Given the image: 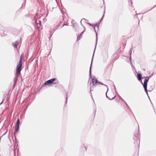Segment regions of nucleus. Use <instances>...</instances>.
<instances>
[{"label": "nucleus", "instance_id": "obj_1", "mask_svg": "<svg viewBox=\"0 0 156 156\" xmlns=\"http://www.w3.org/2000/svg\"><path fill=\"white\" fill-rule=\"evenodd\" d=\"M140 133L139 129V126H138V129L137 133H135L134 134L135 138H134V140H136L135 142H134L135 144H137L138 146L140 142Z\"/></svg>", "mask_w": 156, "mask_h": 156}, {"label": "nucleus", "instance_id": "obj_2", "mask_svg": "<svg viewBox=\"0 0 156 156\" xmlns=\"http://www.w3.org/2000/svg\"><path fill=\"white\" fill-rule=\"evenodd\" d=\"M93 27V28L94 30V31H95V32L96 34V45H95V49H94V50H95V48H96V45H97V41H98V34H97V33L96 32V31L95 30V27L94 26ZM94 54H93V56L92 57V61H91V65H90V70H89V76H90V77H91V66H92V60H93V56L94 55Z\"/></svg>", "mask_w": 156, "mask_h": 156}, {"label": "nucleus", "instance_id": "obj_3", "mask_svg": "<svg viewBox=\"0 0 156 156\" xmlns=\"http://www.w3.org/2000/svg\"><path fill=\"white\" fill-rule=\"evenodd\" d=\"M21 70L16 69V73L15 74V77L14 78V83H16L18 80V77H19L20 74V72Z\"/></svg>", "mask_w": 156, "mask_h": 156}, {"label": "nucleus", "instance_id": "obj_4", "mask_svg": "<svg viewBox=\"0 0 156 156\" xmlns=\"http://www.w3.org/2000/svg\"><path fill=\"white\" fill-rule=\"evenodd\" d=\"M20 124V121L19 119L16 121V125L15 126V130L14 132V135L15 136V134L18 131L19 129V125Z\"/></svg>", "mask_w": 156, "mask_h": 156}, {"label": "nucleus", "instance_id": "obj_5", "mask_svg": "<svg viewBox=\"0 0 156 156\" xmlns=\"http://www.w3.org/2000/svg\"><path fill=\"white\" fill-rule=\"evenodd\" d=\"M22 58L21 56L20 58V61L19 62V63L17 66L16 69L22 70L21 67L22 66Z\"/></svg>", "mask_w": 156, "mask_h": 156}, {"label": "nucleus", "instance_id": "obj_6", "mask_svg": "<svg viewBox=\"0 0 156 156\" xmlns=\"http://www.w3.org/2000/svg\"><path fill=\"white\" fill-rule=\"evenodd\" d=\"M152 76V75H151L150 76H147L145 77H143L142 79L144 78H145V79H144V83L143 85H144L145 86H146V85H147V83L149 79Z\"/></svg>", "mask_w": 156, "mask_h": 156}, {"label": "nucleus", "instance_id": "obj_7", "mask_svg": "<svg viewBox=\"0 0 156 156\" xmlns=\"http://www.w3.org/2000/svg\"><path fill=\"white\" fill-rule=\"evenodd\" d=\"M92 83H93V86H96L97 84H98V81L95 77H94L92 79Z\"/></svg>", "mask_w": 156, "mask_h": 156}, {"label": "nucleus", "instance_id": "obj_8", "mask_svg": "<svg viewBox=\"0 0 156 156\" xmlns=\"http://www.w3.org/2000/svg\"><path fill=\"white\" fill-rule=\"evenodd\" d=\"M20 41V40H18L12 43V45L14 48H17V46L19 44Z\"/></svg>", "mask_w": 156, "mask_h": 156}, {"label": "nucleus", "instance_id": "obj_9", "mask_svg": "<svg viewBox=\"0 0 156 156\" xmlns=\"http://www.w3.org/2000/svg\"><path fill=\"white\" fill-rule=\"evenodd\" d=\"M2 29L1 30V31L0 32V35L1 36L3 37L5 36L6 35V34L4 33V28L3 27H2L1 28Z\"/></svg>", "mask_w": 156, "mask_h": 156}, {"label": "nucleus", "instance_id": "obj_10", "mask_svg": "<svg viewBox=\"0 0 156 156\" xmlns=\"http://www.w3.org/2000/svg\"><path fill=\"white\" fill-rule=\"evenodd\" d=\"M142 78V75L140 73H137V78L138 80L139 81H140L141 83L143 85L142 81L141 80Z\"/></svg>", "mask_w": 156, "mask_h": 156}, {"label": "nucleus", "instance_id": "obj_11", "mask_svg": "<svg viewBox=\"0 0 156 156\" xmlns=\"http://www.w3.org/2000/svg\"><path fill=\"white\" fill-rule=\"evenodd\" d=\"M35 22L36 23L37 25V27L38 28L40 27L41 25V21L39 20H36Z\"/></svg>", "mask_w": 156, "mask_h": 156}, {"label": "nucleus", "instance_id": "obj_12", "mask_svg": "<svg viewBox=\"0 0 156 156\" xmlns=\"http://www.w3.org/2000/svg\"><path fill=\"white\" fill-rule=\"evenodd\" d=\"M143 87L144 88V90H145V92H146V94H147L148 96V92H147V85H146V86H145V85H143ZM148 97L149 98V96H148Z\"/></svg>", "mask_w": 156, "mask_h": 156}, {"label": "nucleus", "instance_id": "obj_13", "mask_svg": "<svg viewBox=\"0 0 156 156\" xmlns=\"http://www.w3.org/2000/svg\"><path fill=\"white\" fill-rule=\"evenodd\" d=\"M56 80V78H54L50 79L49 80H48L49 82V83H50L51 84Z\"/></svg>", "mask_w": 156, "mask_h": 156}, {"label": "nucleus", "instance_id": "obj_14", "mask_svg": "<svg viewBox=\"0 0 156 156\" xmlns=\"http://www.w3.org/2000/svg\"><path fill=\"white\" fill-rule=\"evenodd\" d=\"M49 84H50V83H49V81L48 80L47 81H46L44 83V84L42 85V86H44L47 85Z\"/></svg>", "mask_w": 156, "mask_h": 156}, {"label": "nucleus", "instance_id": "obj_15", "mask_svg": "<svg viewBox=\"0 0 156 156\" xmlns=\"http://www.w3.org/2000/svg\"><path fill=\"white\" fill-rule=\"evenodd\" d=\"M98 84H101V85H104V86H106V87L107 88V91H108V86L107 85H105V84H103V83H101V82H99L98 81Z\"/></svg>", "mask_w": 156, "mask_h": 156}, {"label": "nucleus", "instance_id": "obj_16", "mask_svg": "<svg viewBox=\"0 0 156 156\" xmlns=\"http://www.w3.org/2000/svg\"><path fill=\"white\" fill-rule=\"evenodd\" d=\"M107 92L108 91H107V92H106V97L107 98H108L110 100H113V99L114 98H115V96H114V97H113V98H112V99H110L109 97H108V96H107Z\"/></svg>", "mask_w": 156, "mask_h": 156}, {"label": "nucleus", "instance_id": "obj_17", "mask_svg": "<svg viewBox=\"0 0 156 156\" xmlns=\"http://www.w3.org/2000/svg\"><path fill=\"white\" fill-rule=\"evenodd\" d=\"M99 23H97L95 25H94V26L95 27H97L98 28V29L99 27Z\"/></svg>", "mask_w": 156, "mask_h": 156}, {"label": "nucleus", "instance_id": "obj_18", "mask_svg": "<svg viewBox=\"0 0 156 156\" xmlns=\"http://www.w3.org/2000/svg\"><path fill=\"white\" fill-rule=\"evenodd\" d=\"M91 82H90V92H91V91H93V88H92L93 87L92 86L91 87ZM91 95H92L91 92Z\"/></svg>", "mask_w": 156, "mask_h": 156}, {"label": "nucleus", "instance_id": "obj_19", "mask_svg": "<svg viewBox=\"0 0 156 156\" xmlns=\"http://www.w3.org/2000/svg\"><path fill=\"white\" fill-rule=\"evenodd\" d=\"M132 54V51H130V57L129 58V61H130V62L131 63V64H132V62H131V55Z\"/></svg>", "mask_w": 156, "mask_h": 156}, {"label": "nucleus", "instance_id": "obj_20", "mask_svg": "<svg viewBox=\"0 0 156 156\" xmlns=\"http://www.w3.org/2000/svg\"><path fill=\"white\" fill-rule=\"evenodd\" d=\"M82 38L81 36V35H79L77 37V40L79 41L80 39Z\"/></svg>", "mask_w": 156, "mask_h": 156}, {"label": "nucleus", "instance_id": "obj_21", "mask_svg": "<svg viewBox=\"0 0 156 156\" xmlns=\"http://www.w3.org/2000/svg\"><path fill=\"white\" fill-rule=\"evenodd\" d=\"M129 5H132V0H129Z\"/></svg>", "mask_w": 156, "mask_h": 156}, {"label": "nucleus", "instance_id": "obj_22", "mask_svg": "<svg viewBox=\"0 0 156 156\" xmlns=\"http://www.w3.org/2000/svg\"><path fill=\"white\" fill-rule=\"evenodd\" d=\"M87 24H88L89 26L92 27H93L94 26V25L92 24L89 23H87Z\"/></svg>", "mask_w": 156, "mask_h": 156}, {"label": "nucleus", "instance_id": "obj_23", "mask_svg": "<svg viewBox=\"0 0 156 156\" xmlns=\"http://www.w3.org/2000/svg\"><path fill=\"white\" fill-rule=\"evenodd\" d=\"M119 98L122 101H123L124 102H125V101L122 98H121L120 97Z\"/></svg>", "mask_w": 156, "mask_h": 156}, {"label": "nucleus", "instance_id": "obj_24", "mask_svg": "<svg viewBox=\"0 0 156 156\" xmlns=\"http://www.w3.org/2000/svg\"><path fill=\"white\" fill-rule=\"evenodd\" d=\"M66 103H67V94H66Z\"/></svg>", "mask_w": 156, "mask_h": 156}, {"label": "nucleus", "instance_id": "obj_25", "mask_svg": "<svg viewBox=\"0 0 156 156\" xmlns=\"http://www.w3.org/2000/svg\"><path fill=\"white\" fill-rule=\"evenodd\" d=\"M104 16V14H103V16H102V18L101 19V20H101V21H102V20L103 18V16Z\"/></svg>", "mask_w": 156, "mask_h": 156}, {"label": "nucleus", "instance_id": "obj_26", "mask_svg": "<svg viewBox=\"0 0 156 156\" xmlns=\"http://www.w3.org/2000/svg\"><path fill=\"white\" fill-rule=\"evenodd\" d=\"M86 20V19H84V18H83V19H82L81 20V22H80V23H81V21H82V20Z\"/></svg>", "mask_w": 156, "mask_h": 156}, {"label": "nucleus", "instance_id": "obj_27", "mask_svg": "<svg viewBox=\"0 0 156 156\" xmlns=\"http://www.w3.org/2000/svg\"><path fill=\"white\" fill-rule=\"evenodd\" d=\"M127 106V108H128V109H129V110H130L131 111V109H130L129 108V106L128 105V106Z\"/></svg>", "mask_w": 156, "mask_h": 156}, {"label": "nucleus", "instance_id": "obj_28", "mask_svg": "<svg viewBox=\"0 0 156 156\" xmlns=\"http://www.w3.org/2000/svg\"><path fill=\"white\" fill-rule=\"evenodd\" d=\"M84 147L85 148V150L86 151H87V147H85V146H84Z\"/></svg>", "mask_w": 156, "mask_h": 156}, {"label": "nucleus", "instance_id": "obj_29", "mask_svg": "<svg viewBox=\"0 0 156 156\" xmlns=\"http://www.w3.org/2000/svg\"><path fill=\"white\" fill-rule=\"evenodd\" d=\"M84 32V31H83V32H82L81 34H80V35H81V36H82V35L83 34V32Z\"/></svg>", "mask_w": 156, "mask_h": 156}, {"label": "nucleus", "instance_id": "obj_30", "mask_svg": "<svg viewBox=\"0 0 156 156\" xmlns=\"http://www.w3.org/2000/svg\"><path fill=\"white\" fill-rule=\"evenodd\" d=\"M68 24H64L63 26H62V27H63L64 26H65V25H67Z\"/></svg>", "mask_w": 156, "mask_h": 156}, {"label": "nucleus", "instance_id": "obj_31", "mask_svg": "<svg viewBox=\"0 0 156 156\" xmlns=\"http://www.w3.org/2000/svg\"><path fill=\"white\" fill-rule=\"evenodd\" d=\"M124 102L125 103V104H126V106H128V105L126 103V102L125 101V102Z\"/></svg>", "mask_w": 156, "mask_h": 156}, {"label": "nucleus", "instance_id": "obj_32", "mask_svg": "<svg viewBox=\"0 0 156 156\" xmlns=\"http://www.w3.org/2000/svg\"><path fill=\"white\" fill-rule=\"evenodd\" d=\"M16 83H14V85H13V87H15V85Z\"/></svg>", "mask_w": 156, "mask_h": 156}, {"label": "nucleus", "instance_id": "obj_33", "mask_svg": "<svg viewBox=\"0 0 156 156\" xmlns=\"http://www.w3.org/2000/svg\"><path fill=\"white\" fill-rule=\"evenodd\" d=\"M101 20H100L99 22L98 23H99V24H100V23L101 22Z\"/></svg>", "mask_w": 156, "mask_h": 156}, {"label": "nucleus", "instance_id": "obj_34", "mask_svg": "<svg viewBox=\"0 0 156 156\" xmlns=\"http://www.w3.org/2000/svg\"><path fill=\"white\" fill-rule=\"evenodd\" d=\"M155 6H156V5H155V6H154V7H155ZM153 8H154V7H153V8H152V9H150V10H149V11L150 10H151V9H152Z\"/></svg>", "mask_w": 156, "mask_h": 156}, {"label": "nucleus", "instance_id": "obj_35", "mask_svg": "<svg viewBox=\"0 0 156 156\" xmlns=\"http://www.w3.org/2000/svg\"><path fill=\"white\" fill-rule=\"evenodd\" d=\"M2 103H3V101H2L1 102V103H0V105H1V104H2Z\"/></svg>", "mask_w": 156, "mask_h": 156}, {"label": "nucleus", "instance_id": "obj_36", "mask_svg": "<svg viewBox=\"0 0 156 156\" xmlns=\"http://www.w3.org/2000/svg\"><path fill=\"white\" fill-rule=\"evenodd\" d=\"M52 36V34H51V35H50V38Z\"/></svg>", "mask_w": 156, "mask_h": 156}, {"label": "nucleus", "instance_id": "obj_37", "mask_svg": "<svg viewBox=\"0 0 156 156\" xmlns=\"http://www.w3.org/2000/svg\"><path fill=\"white\" fill-rule=\"evenodd\" d=\"M54 83V84H56L57 83H56L54 82V83Z\"/></svg>", "mask_w": 156, "mask_h": 156}, {"label": "nucleus", "instance_id": "obj_38", "mask_svg": "<svg viewBox=\"0 0 156 156\" xmlns=\"http://www.w3.org/2000/svg\"><path fill=\"white\" fill-rule=\"evenodd\" d=\"M59 26V25H58L57 26V27H58H58Z\"/></svg>", "mask_w": 156, "mask_h": 156}, {"label": "nucleus", "instance_id": "obj_39", "mask_svg": "<svg viewBox=\"0 0 156 156\" xmlns=\"http://www.w3.org/2000/svg\"><path fill=\"white\" fill-rule=\"evenodd\" d=\"M132 114H133V116H134V117H135L134 115L133 114V113H132Z\"/></svg>", "mask_w": 156, "mask_h": 156}, {"label": "nucleus", "instance_id": "obj_40", "mask_svg": "<svg viewBox=\"0 0 156 156\" xmlns=\"http://www.w3.org/2000/svg\"><path fill=\"white\" fill-rule=\"evenodd\" d=\"M73 27H74V25H73Z\"/></svg>", "mask_w": 156, "mask_h": 156}, {"label": "nucleus", "instance_id": "obj_41", "mask_svg": "<svg viewBox=\"0 0 156 156\" xmlns=\"http://www.w3.org/2000/svg\"><path fill=\"white\" fill-rule=\"evenodd\" d=\"M6 133V132H5V133L4 134V135L5 134V133Z\"/></svg>", "mask_w": 156, "mask_h": 156}]
</instances>
